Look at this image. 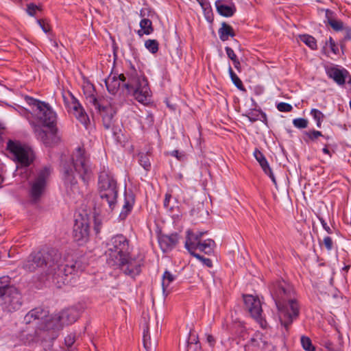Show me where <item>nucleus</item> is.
I'll use <instances>...</instances> for the list:
<instances>
[{
  "mask_svg": "<svg viewBox=\"0 0 351 351\" xmlns=\"http://www.w3.org/2000/svg\"><path fill=\"white\" fill-rule=\"evenodd\" d=\"M32 104L38 110L36 123H32L37 138L47 145L51 146L58 141L56 125V117L54 112L46 104L31 99Z\"/></svg>",
  "mask_w": 351,
  "mask_h": 351,
  "instance_id": "f257e3e1",
  "label": "nucleus"
},
{
  "mask_svg": "<svg viewBox=\"0 0 351 351\" xmlns=\"http://www.w3.org/2000/svg\"><path fill=\"white\" fill-rule=\"evenodd\" d=\"M73 160L74 171L72 169L64 170L66 180L75 185L76 181L75 180L74 173H76L84 184L86 186L92 179L93 171L88 164V160L85 156L84 151L78 149L73 156Z\"/></svg>",
  "mask_w": 351,
  "mask_h": 351,
  "instance_id": "f03ea898",
  "label": "nucleus"
},
{
  "mask_svg": "<svg viewBox=\"0 0 351 351\" xmlns=\"http://www.w3.org/2000/svg\"><path fill=\"white\" fill-rule=\"evenodd\" d=\"M98 191L101 206L107 211L112 210L117 202L118 191L117 182L108 173L103 171L100 173Z\"/></svg>",
  "mask_w": 351,
  "mask_h": 351,
  "instance_id": "7ed1b4c3",
  "label": "nucleus"
},
{
  "mask_svg": "<svg viewBox=\"0 0 351 351\" xmlns=\"http://www.w3.org/2000/svg\"><path fill=\"white\" fill-rule=\"evenodd\" d=\"M106 254L110 265H123L128 256V241L126 238L121 234L112 237L107 243Z\"/></svg>",
  "mask_w": 351,
  "mask_h": 351,
  "instance_id": "20e7f679",
  "label": "nucleus"
},
{
  "mask_svg": "<svg viewBox=\"0 0 351 351\" xmlns=\"http://www.w3.org/2000/svg\"><path fill=\"white\" fill-rule=\"evenodd\" d=\"M84 94L87 101L93 105L96 110L99 111L102 116L104 123L106 128L110 126L111 121L115 113L111 106L101 105L96 97V92L94 86L90 82H84L83 84Z\"/></svg>",
  "mask_w": 351,
  "mask_h": 351,
  "instance_id": "39448f33",
  "label": "nucleus"
},
{
  "mask_svg": "<svg viewBox=\"0 0 351 351\" xmlns=\"http://www.w3.org/2000/svg\"><path fill=\"white\" fill-rule=\"evenodd\" d=\"M123 86L128 90L134 92L135 98L141 103L148 100L152 95L148 82L145 77L141 75H131Z\"/></svg>",
  "mask_w": 351,
  "mask_h": 351,
  "instance_id": "423d86ee",
  "label": "nucleus"
},
{
  "mask_svg": "<svg viewBox=\"0 0 351 351\" xmlns=\"http://www.w3.org/2000/svg\"><path fill=\"white\" fill-rule=\"evenodd\" d=\"M206 233V232H193L191 230L187 232L185 245L191 254L195 250H199L206 254L212 252L215 243L211 239L203 240Z\"/></svg>",
  "mask_w": 351,
  "mask_h": 351,
  "instance_id": "0eeeda50",
  "label": "nucleus"
},
{
  "mask_svg": "<svg viewBox=\"0 0 351 351\" xmlns=\"http://www.w3.org/2000/svg\"><path fill=\"white\" fill-rule=\"evenodd\" d=\"M278 309L279 320L286 328L293 322L299 314V306L295 299L283 303L278 302L276 304Z\"/></svg>",
  "mask_w": 351,
  "mask_h": 351,
  "instance_id": "6e6552de",
  "label": "nucleus"
},
{
  "mask_svg": "<svg viewBox=\"0 0 351 351\" xmlns=\"http://www.w3.org/2000/svg\"><path fill=\"white\" fill-rule=\"evenodd\" d=\"M8 149L21 166L27 167L32 162L33 154L31 149L20 143L10 141L8 143Z\"/></svg>",
  "mask_w": 351,
  "mask_h": 351,
  "instance_id": "1a4fd4ad",
  "label": "nucleus"
},
{
  "mask_svg": "<svg viewBox=\"0 0 351 351\" xmlns=\"http://www.w3.org/2000/svg\"><path fill=\"white\" fill-rule=\"evenodd\" d=\"M77 319V314L74 309H67L61 313L54 314L46 319L47 329L60 328L64 324H71Z\"/></svg>",
  "mask_w": 351,
  "mask_h": 351,
  "instance_id": "9d476101",
  "label": "nucleus"
},
{
  "mask_svg": "<svg viewBox=\"0 0 351 351\" xmlns=\"http://www.w3.org/2000/svg\"><path fill=\"white\" fill-rule=\"evenodd\" d=\"M49 174V169L47 168L42 170L36 179L34 181L31 188V195L32 197L36 200L43 194L45 185L46 180Z\"/></svg>",
  "mask_w": 351,
  "mask_h": 351,
  "instance_id": "9b49d317",
  "label": "nucleus"
},
{
  "mask_svg": "<svg viewBox=\"0 0 351 351\" xmlns=\"http://www.w3.org/2000/svg\"><path fill=\"white\" fill-rule=\"evenodd\" d=\"M89 236V225L84 219H76L73 229V237L75 240L82 244L85 243Z\"/></svg>",
  "mask_w": 351,
  "mask_h": 351,
  "instance_id": "f8f14e48",
  "label": "nucleus"
},
{
  "mask_svg": "<svg viewBox=\"0 0 351 351\" xmlns=\"http://www.w3.org/2000/svg\"><path fill=\"white\" fill-rule=\"evenodd\" d=\"M293 295V291L292 288L285 282L279 283L274 292V297L276 304L278 302L283 303L289 301L290 299H294Z\"/></svg>",
  "mask_w": 351,
  "mask_h": 351,
  "instance_id": "ddd939ff",
  "label": "nucleus"
},
{
  "mask_svg": "<svg viewBox=\"0 0 351 351\" xmlns=\"http://www.w3.org/2000/svg\"><path fill=\"white\" fill-rule=\"evenodd\" d=\"M244 302L245 308L247 309L252 317L255 319H259L262 312L260 300L252 295H247L244 296Z\"/></svg>",
  "mask_w": 351,
  "mask_h": 351,
  "instance_id": "4468645a",
  "label": "nucleus"
},
{
  "mask_svg": "<svg viewBox=\"0 0 351 351\" xmlns=\"http://www.w3.org/2000/svg\"><path fill=\"white\" fill-rule=\"evenodd\" d=\"M247 349L254 351H266L270 348L266 338L260 333H256L247 345Z\"/></svg>",
  "mask_w": 351,
  "mask_h": 351,
  "instance_id": "2eb2a0df",
  "label": "nucleus"
},
{
  "mask_svg": "<svg viewBox=\"0 0 351 351\" xmlns=\"http://www.w3.org/2000/svg\"><path fill=\"white\" fill-rule=\"evenodd\" d=\"M126 77L124 74H120L118 77L115 75H110L105 81L108 90L112 94H114L119 90L121 82H125Z\"/></svg>",
  "mask_w": 351,
  "mask_h": 351,
  "instance_id": "dca6fc26",
  "label": "nucleus"
},
{
  "mask_svg": "<svg viewBox=\"0 0 351 351\" xmlns=\"http://www.w3.org/2000/svg\"><path fill=\"white\" fill-rule=\"evenodd\" d=\"M254 156L260 164L264 172L269 176L274 184H276L275 177L269 167L267 159L263 156V154L259 150L256 149L254 152Z\"/></svg>",
  "mask_w": 351,
  "mask_h": 351,
  "instance_id": "f3484780",
  "label": "nucleus"
},
{
  "mask_svg": "<svg viewBox=\"0 0 351 351\" xmlns=\"http://www.w3.org/2000/svg\"><path fill=\"white\" fill-rule=\"evenodd\" d=\"M177 234L162 235L159 239V243L161 248L164 251H167L172 248L178 243Z\"/></svg>",
  "mask_w": 351,
  "mask_h": 351,
  "instance_id": "a211bd4d",
  "label": "nucleus"
},
{
  "mask_svg": "<svg viewBox=\"0 0 351 351\" xmlns=\"http://www.w3.org/2000/svg\"><path fill=\"white\" fill-rule=\"evenodd\" d=\"M119 266L122 267H125L123 270L129 275L134 276L140 272V263L134 259L129 258L128 256L126 257L125 263Z\"/></svg>",
  "mask_w": 351,
  "mask_h": 351,
  "instance_id": "6ab92c4d",
  "label": "nucleus"
},
{
  "mask_svg": "<svg viewBox=\"0 0 351 351\" xmlns=\"http://www.w3.org/2000/svg\"><path fill=\"white\" fill-rule=\"evenodd\" d=\"M119 266L122 267H125L123 270L129 275L134 276L140 272V263L134 259L129 258L128 256L126 257L125 263Z\"/></svg>",
  "mask_w": 351,
  "mask_h": 351,
  "instance_id": "aec40b11",
  "label": "nucleus"
},
{
  "mask_svg": "<svg viewBox=\"0 0 351 351\" xmlns=\"http://www.w3.org/2000/svg\"><path fill=\"white\" fill-rule=\"evenodd\" d=\"M43 263L44 261L41 259L40 254L31 255L24 263L23 267L29 271H32L43 265Z\"/></svg>",
  "mask_w": 351,
  "mask_h": 351,
  "instance_id": "412c9836",
  "label": "nucleus"
},
{
  "mask_svg": "<svg viewBox=\"0 0 351 351\" xmlns=\"http://www.w3.org/2000/svg\"><path fill=\"white\" fill-rule=\"evenodd\" d=\"M134 204V197L132 194L126 193L125 195L123 210L121 212L120 217L125 219L130 213Z\"/></svg>",
  "mask_w": 351,
  "mask_h": 351,
  "instance_id": "4be33fe9",
  "label": "nucleus"
},
{
  "mask_svg": "<svg viewBox=\"0 0 351 351\" xmlns=\"http://www.w3.org/2000/svg\"><path fill=\"white\" fill-rule=\"evenodd\" d=\"M347 73L346 71L339 70L337 68H331L328 71L329 77L340 85L344 84Z\"/></svg>",
  "mask_w": 351,
  "mask_h": 351,
  "instance_id": "5701e85b",
  "label": "nucleus"
},
{
  "mask_svg": "<svg viewBox=\"0 0 351 351\" xmlns=\"http://www.w3.org/2000/svg\"><path fill=\"white\" fill-rule=\"evenodd\" d=\"M141 29L138 30L137 34L139 36H143L144 34L149 35L154 31L152 23L149 19H143L140 22Z\"/></svg>",
  "mask_w": 351,
  "mask_h": 351,
  "instance_id": "b1692460",
  "label": "nucleus"
},
{
  "mask_svg": "<svg viewBox=\"0 0 351 351\" xmlns=\"http://www.w3.org/2000/svg\"><path fill=\"white\" fill-rule=\"evenodd\" d=\"M219 38L221 40H227L229 37H234V32L232 27L223 23H222L221 27L219 30Z\"/></svg>",
  "mask_w": 351,
  "mask_h": 351,
  "instance_id": "393cba45",
  "label": "nucleus"
},
{
  "mask_svg": "<svg viewBox=\"0 0 351 351\" xmlns=\"http://www.w3.org/2000/svg\"><path fill=\"white\" fill-rule=\"evenodd\" d=\"M72 109L73 111V113L76 117V118L78 119L80 122L86 123V121L88 120V117L81 106L75 101L73 103Z\"/></svg>",
  "mask_w": 351,
  "mask_h": 351,
  "instance_id": "a878e982",
  "label": "nucleus"
},
{
  "mask_svg": "<svg viewBox=\"0 0 351 351\" xmlns=\"http://www.w3.org/2000/svg\"><path fill=\"white\" fill-rule=\"evenodd\" d=\"M217 10L221 15L228 17L234 14L236 8L234 5L230 6L217 3Z\"/></svg>",
  "mask_w": 351,
  "mask_h": 351,
  "instance_id": "bb28decb",
  "label": "nucleus"
},
{
  "mask_svg": "<svg viewBox=\"0 0 351 351\" xmlns=\"http://www.w3.org/2000/svg\"><path fill=\"white\" fill-rule=\"evenodd\" d=\"M328 49L335 54H337L339 53V49L337 46L336 45L334 40L330 37L328 40L326 42L325 45L323 47V52L329 56V51Z\"/></svg>",
  "mask_w": 351,
  "mask_h": 351,
  "instance_id": "cd10ccee",
  "label": "nucleus"
},
{
  "mask_svg": "<svg viewBox=\"0 0 351 351\" xmlns=\"http://www.w3.org/2000/svg\"><path fill=\"white\" fill-rule=\"evenodd\" d=\"M175 280V276L173 275L168 271H166L162 278V291L165 293L167 289L169 287V285Z\"/></svg>",
  "mask_w": 351,
  "mask_h": 351,
  "instance_id": "c85d7f7f",
  "label": "nucleus"
},
{
  "mask_svg": "<svg viewBox=\"0 0 351 351\" xmlns=\"http://www.w3.org/2000/svg\"><path fill=\"white\" fill-rule=\"evenodd\" d=\"M300 40L304 43L311 49H317V42L315 38L309 35H302L299 36Z\"/></svg>",
  "mask_w": 351,
  "mask_h": 351,
  "instance_id": "c756f323",
  "label": "nucleus"
},
{
  "mask_svg": "<svg viewBox=\"0 0 351 351\" xmlns=\"http://www.w3.org/2000/svg\"><path fill=\"white\" fill-rule=\"evenodd\" d=\"M228 72L230 73L231 80L232 82L234 84V85L240 90H243L244 87L243 85V83L241 80L239 79V77L234 73L231 66H229Z\"/></svg>",
  "mask_w": 351,
  "mask_h": 351,
  "instance_id": "7c9ffc66",
  "label": "nucleus"
},
{
  "mask_svg": "<svg viewBox=\"0 0 351 351\" xmlns=\"http://www.w3.org/2000/svg\"><path fill=\"white\" fill-rule=\"evenodd\" d=\"M145 47L152 53H155L158 50V43L156 40L149 39L145 41Z\"/></svg>",
  "mask_w": 351,
  "mask_h": 351,
  "instance_id": "2f4dec72",
  "label": "nucleus"
},
{
  "mask_svg": "<svg viewBox=\"0 0 351 351\" xmlns=\"http://www.w3.org/2000/svg\"><path fill=\"white\" fill-rule=\"evenodd\" d=\"M301 344L302 348L306 351H315V347L312 344L309 337L302 336L301 337Z\"/></svg>",
  "mask_w": 351,
  "mask_h": 351,
  "instance_id": "473e14b6",
  "label": "nucleus"
},
{
  "mask_svg": "<svg viewBox=\"0 0 351 351\" xmlns=\"http://www.w3.org/2000/svg\"><path fill=\"white\" fill-rule=\"evenodd\" d=\"M45 316V312L42 310L35 309L29 312L25 317V318L29 321L31 317L35 319H43Z\"/></svg>",
  "mask_w": 351,
  "mask_h": 351,
  "instance_id": "72a5a7b5",
  "label": "nucleus"
},
{
  "mask_svg": "<svg viewBox=\"0 0 351 351\" xmlns=\"http://www.w3.org/2000/svg\"><path fill=\"white\" fill-rule=\"evenodd\" d=\"M311 114L313 115V118L317 121V127L320 128L322 121L324 118L323 113L318 110L313 109L311 112Z\"/></svg>",
  "mask_w": 351,
  "mask_h": 351,
  "instance_id": "f704fd0d",
  "label": "nucleus"
},
{
  "mask_svg": "<svg viewBox=\"0 0 351 351\" xmlns=\"http://www.w3.org/2000/svg\"><path fill=\"white\" fill-rule=\"evenodd\" d=\"M308 120L302 118L295 119L293 124L298 128H306L308 125Z\"/></svg>",
  "mask_w": 351,
  "mask_h": 351,
  "instance_id": "c9c22d12",
  "label": "nucleus"
},
{
  "mask_svg": "<svg viewBox=\"0 0 351 351\" xmlns=\"http://www.w3.org/2000/svg\"><path fill=\"white\" fill-rule=\"evenodd\" d=\"M143 345H144V347L145 348V349L147 350H149L152 346V342H151V337L149 333L148 329H147V330L144 332Z\"/></svg>",
  "mask_w": 351,
  "mask_h": 351,
  "instance_id": "e433bc0d",
  "label": "nucleus"
},
{
  "mask_svg": "<svg viewBox=\"0 0 351 351\" xmlns=\"http://www.w3.org/2000/svg\"><path fill=\"white\" fill-rule=\"evenodd\" d=\"M40 8L34 3H29L27 5V12L30 16H34L37 11H40Z\"/></svg>",
  "mask_w": 351,
  "mask_h": 351,
  "instance_id": "4c0bfd02",
  "label": "nucleus"
},
{
  "mask_svg": "<svg viewBox=\"0 0 351 351\" xmlns=\"http://www.w3.org/2000/svg\"><path fill=\"white\" fill-rule=\"evenodd\" d=\"M328 23L335 30H339L343 28V23L341 22L340 21H337L335 19H329Z\"/></svg>",
  "mask_w": 351,
  "mask_h": 351,
  "instance_id": "58836bf2",
  "label": "nucleus"
},
{
  "mask_svg": "<svg viewBox=\"0 0 351 351\" xmlns=\"http://www.w3.org/2000/svg\"><path fill=\"white\" fill-rule=\"evenodd\" d=\"M277 108L280 112H290L293 108L287 103L281 102L278 104Z\"/></svg>",
  "mask_w": 351,
  "mask_h": 351,
  "instance_id": "ea45409f",
  "label": "nucleus"
},
{
  "mask_svg": "<svg viewBox=\"0 0 351 351\" xmlns=\"http://www.w3.org/2000/svg\"><path fill=\"white\" fill-rule=\"evenodd\" d=\"M192 255L194 256L195 258H198L199 260L202 261L204 263V264H205L208 267L212 266V261L209 258H203L199 254H196L195 252H192Z\"/></svg>",
  "mask_w": 351,
  "mask_h": 351,
  "instance_id": "a19ab883",
  "label": "nucleus"
},
{
  "mask_svg": "<svg viewBox=\"0 0 351 351\" xmlns=\"http://www.w3.org/2000/svg\"><path fill=\"white\" fill-rule=\"evenodd\" d=\"M65 344L67 347H71L75 341V337L73 334H70L65 337Z\"/></svg>",
  "mask_w": 351,
  "mask_h": 351,
  "instance_id": "79ce46f5",
  "label": "nucleus"
},
{
  "mask_svg": "<svg viewBox=\"0 0 351 351\" xmlns=\"http://www.w3.org/2000/svg\"><path fill=\"white\" fill-rule=\"evenodd\" d=\"M226 51L228 57L232 61H234V60L238 59L235 53L230 47H226Z\"/></svg>",
  "mask_w": 351,
  "mask_h": 351,
  "instance_id": "37998d69",
  "label": "nucleus"
},
{
  "mask_svg": "<svg viewBox=\"0 0 351 351\" xmlns=\"http://www.w3.org/2000/svg\"><path fill=\"white\" fill-rule=\"evenodd\" d=\"M14 299L15 301H10L12 303V305H13V309L17 308L20 306L21 302L20 300V295L17 293H15V295L14 296Z\"/></svg>",
  "mask_w": 351,
  "mask_h": 351,
  "instance_id": "c03bdc74",
  "label": "nucleus"
},
{
  "mask_svg": "<svg viewBox=\"0 0 351 351\" xmlns=\"http://www.w3.org/2000/svg\"><path fill=\"white\" fill-rule=\"evenodd\" d=\"M38 23L45 32H48L50 31V26L45 21L39 20Z\"/></svg>",
  "mask_w": 351,
  "mask_h": 351,
  "instance_id": "a18cd8bd",
  "label": "nucleus"
},
{
  "mask_svg": "<svg viewBox=\"0 0 351 351\" xmlns=\"http://www.w3.org/2000/svg\"><path fill=\"white\" fill-rule=\"evenodd\" d=\"M324 244L328 250H331L332 247V241L330 237H326L324 239Z\"/></svg>",
  "mask_w": 351,
  "mask_h": 351,
  "instance_id": "49530a36",
  "label": "nucleus"
},
{
  "mask_svg": "<svg viewBox=\"0 0 351 351\" xmlns=\"http://www.w3.org/2000/svg\"><path fill=\"white\" fill-rule=\"evenodd\" d=\"M308 138L311 140H314L319 136H322V133L319 131H312L307 134Z\"/></svg>",
  "mask_w": 351,
  "mask_h": 351,
  "instance_id": "de8ad7c7",
  "label": "nucleus"
},
{
  "mask_svg": "<svg viewBox=\"0 0 351 351\" xmlns=\"http://www.w3.org/2000/svg\"><path fill=\"white\" fill-rule=\"evenodd\" d=\"M325 347L329 350V351H341V348H335L332 346V343L331 342H327L326 343Z\"/></svg>",
  "mask_w": 351,
  "mask_h": 351,
  "instance_id": "09e8293b",
  "label": "nucleus"
},
{
  "mask_svg": "<svg viewBox=\"0 0 351 351\" xmlns=\"http://www.w3.org/2000/svg\"><path fill=\"white\" fill-rule=\"evenodd\" d=\"M206 341L210 346H214L215 343V339L213 335L210 334L206 335Z\"/></svg>",
  "mask_w": 351,
  "mask_h": 351,
  "instance_id": "8fccbe9b",
  "label": "nucleus"
},
{
  "mask_svg": "<svg viewBox=\"0 0 351 351\" xmlns=\"http://www.w3.org/2000/svg\"><path fill=\"white\" fill-rule=\"evenodd\" d=\"M143 156H141V159L140 160L141 164L143 166L145 169H148L150 167V163L149 161H147L146 160H143Z\"/></svg>",
  "mask_w": 351,
  "mask_h": 351,
  "instance_id": "3c124183",
  "label": "nucleus"
},
{
  "mask_svg": "<svg viewBox=\"0 0 351 351\" xmlns=\"http://www.w3.org/2000/svg\"><path fill=\"white\" fill-rule=\"evenodd\" d=\"M233 63H234V67L237 69V70H240V68H241V63L239 62V60L238 59L237 60H234V61H233Z\"/></svg>",
  "mask_w": 351,
  "mask_h": 351,
  "instance_id": "603ef678",
  "label": "nucleus"
},
{
  "mask_svg": "<svg viewBox=\"0 0 351 351\" xmlns=\"http://www.w3.org/2000/svg\"><path fill=\"white\" fill-rule=\"evenodd\" d=\"M170 197H171V195L169 194H166L165 202H164V204L165 206H168V203L169 202Z\"/></svg>",
  "mask_w": 351,
  "mask_h": 351,
  "instance_id": "864d4df0",
  "label": "nucleus"
},
{
  "mask_svg": "<svg viewBox=\"0 0 351 351\" xmlns=\"http://www.w3.org/2000/svg\"><path fill=\"white\" fill-rule=\"evenodd\" d=\"M322 223L323 225L324 228L328 232L330 233V228L329 226H327V224L324 221H322Z\"/></svg>",
  "mask_w": 351,
  "mask_h": 351,
  "instance_id": "5fc2aeb1",
  "label": "nucleus"
},
{
  "mask_svg": "<svg viewBox=\"0 0 351 351\" xmlns=\"http://www.w3.org/2000/svg\"><path fill=\"white\" fill-rule=\"evenodd\" d=\"M6 287L5 286H3L1 285V282H0V295H2L5 293V289Z\"/></svg>",
  "mask_w": 351,
  "mask_h": 351,
  "instance_id": "6e6d98bb",
  "label": "nucleus"
},
{
  "mask_svg": "<svg viewBox=\"0 0 351 351\" xmlns=\"http://www.w3.org/2000/svg\"><path fill=\"white\" fill-rule=\"evenodd\" d=\"M3 130H4V127L3 126V125L1 123H0V135L1 134H3Z\"/></svg>",
  "mask_w": 351,
  "mask_h": 351,
  "instance_id": "4d7b16f0",
  "label": "nucleus"
},
{
  "mask_svg": "<svg viewBox=\"0 0 351 351\" xmlns=\"http://www.w3.org/2000/svg\"><path fill=\"white\" fill-rule=\"evenodd\" d=\"M323 152L325 153V154H329V150L325 147L323 149Z\"/></svg>",
  "mask_w": 351,
  "mask_h": 351,
  "instance_id": "13d9d810",
  "label": "nucleus"
},
{
  "mask_svg": "<svg viewBox=\"0 0 351 351\" xmlns=\"http://www.w3.org/2000/svg\"><path fill=\"white\" fill-rule=\"evenodd\" d=\"M349 268H350V266H349V265H347V266H346L343 269H344L345 270L348 271V270L349 269Z\"/></svg>",
  "mask_w": 351,
  "mask_h": 351,
  "instance_id": "bf43d9fd",
  "label": "nucleus"
},
{
  "mask_svg": "<svg viewBox=\"0 0 351 351\" xmlns=\"http://www.w3.org/2000/svg\"><path fill=\"white\" fill-rule=\"evenodd\" d=\"M175 156H176L178 158H179V157H178V156H179V154H175Z\"/></svg>",
  "mask_w": 351,
  "mask_h": 351,
  "instance_id": "052dcab7",
  "label": "nucleus"
},
{
  "mask_svg": "<svg viewBox=\"0 0 351 351\" xmlns=\"http://www.w3.org/2000/svg\"><path fill=\"white\" fill-rule=\"evenodd\" d=\"M175 154H178V151H176V152H175Z\"/></svg>",
  "mask_w": 351,
  "mask_h": 351,
  "instance_id": "680f3d73",
  "label": "nucleus"
}]
</instances>
